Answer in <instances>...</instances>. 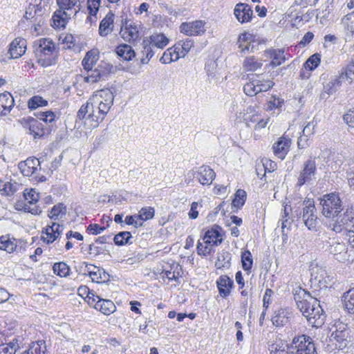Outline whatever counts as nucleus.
<instances>
[{"mask_svg":"<svg viewBox=\"0 0 354 354\" xmlns=\"http://www.w3.org/2000/svg\"><path fill=\"white\" fill-rule=\"evenodd\" d=\"M297 307L313 327H321L325 322L326 315L319 301L306 290L297 288L294 290Z\"/></svg>","mask_w":354,"mask_h":354,"instance_id":"nucleus-1","label":"nucleus"},{"mask_svg":"<svg viewBox=\"0 0 354 354\" xmlns=\"http://www.w3.org/2000/svg\"><path fill=\"white\" fill-rule=\"evenodd\" d=\"M79 1L80 0H57L59 9L54 12L51 25L57 28H65L71 15H75L80 10V8L77 10L75 8Z\"/></svg>","mask_w":354,"mask_h":354,"instance_id":"nucleus-2","label":"nucleus"},{"mask_svg":"<svg viewBox=\"0 0 354 354\" xmlns=\"http://www.w3.org/2000/svg\"><path fill=\"white\" fill-rule=\"evenodd\" d=\"M354 226V207L351 205L344 206L340 212L329 221L327 227L335 233L349 230Z\"/></svg>","mask_w":354,"mask_h":354,"instance_id":"nucleus-3","label":"nucleus"},{"mask_svg":"<svg viewBox=\"0 0 354 354\" xmlns=\"http://www.w3.org/2000/svg\"><path fill=\"white\" fill-rule=\"evenodd\" d=\"M221 227L218 225H214L212 227L207 230L203 236V243L200 241L197 243V253L201 256L209 255L213 251V247L220 245L223 241L222 235L221 234Z\"/></svg>","mask_w":354,"mask_h":354,"instance_id":"nucleus-4","label":"nucleus"},{"mask_svg":"<svg viewBox=\"0 0 354 354\" xmlns=\"http://www.w3.org/2000/svg\"><path fill=\"white\" fill-rule=\"evenodd\" d=\"M334 327L335 330L331 333L329 342L338 350L347 348L352 341L351 330L343 322L335 323Z\"/></svg>","mask_w":354,"mask_h":354,"instance_id":"nucleus-5","label":"nucleus"},{"mask_svg":"<svg viewBox=\"0 0 354 354\" xmlns=\"http://www.w3.org/2000/svg\"><path fill=\"white\" fill-rule=\"evenodd\" d=\"M320 205L322 207V214L329 221L344 207L343 202L339 194L335 192L324 194L320 199Z\"/></svg>","mask_w":354,"mask_h":354,"instance_id":"nucleus-6","label":"nucleus"},{"mask_svg":"<svg viewBox=\"0 0 354 354\" xmlns=\"http://www.w3.org/2000/svg\"><path fill=\"white\" fill-rule=\"evenodd\" d=\"M290 354H318L315 343L306 335L295 337L289 347Z\"/></svg>","mask_w":354,"mask_h":354,"instance_id":"nucleus-7","label":"nucleus"},{"mask_svg":"<svg viewBox=\"0 0 354 354\" xmlns=\"http://www.w3.org/2000/svg\"><path fill=\"white\" fill-rule=\"evenodd\" d=\"M18 167L24 176H31L38 182L46 180L45 176L39 174L41 170L40 162L35 157L28 158L25 161L20 162Z\"/></svg>","mask_w":354,"mask_h":354,"instance_id":"nucleus-8","label":"nucleus"},{"mask_svg":"<svg viewBox=\"0 0 354 354\" xmlns=\"http://www.w3.org/2000/svg\"><path fill=\"white\" fill-rule=\"evenodd\" d=\"M258 77H262V74H253L250 77V82L243 86L244 93L249 96H254L259 93L266 92L272 88L274 83L270 80H264L261 85L258 86L259 80Z\"/></svg>","mask_w":354,"mask_h":354,"instance_id":"nucleus-9","label":"nucleus"},{"mask_svg":"<svg viewBox=\"0 0 354 354\" xmlns=\"http://www.w3.org/2000/svg\"><path fill=\"white\" fill-rule=\"evenodd\" d=\"M303 211L301 212L304 225L309 230H316L317 225V216L314 201L306 198L303 202Z\"/></svg>","mask_w":354,"mask_h":354,"instance_id":"nucleus-10","label":"nucleus"},{"mask_svg":"<svg viewBox=\"0 0 354 354\" xmlns=\"http://www.w3.org/2000/svg\"><path fill=\"white\" fill-rule=\"evenodd\" d=\"M316 159V157H310L304 162L302 169L297 179V186L301 187L315 178V176L317 171Z\"/></svg>","mask_w":354,"mask_h":354,"instance_id":"nucleus-11","label":"nucleus"},{"mask_svg":"<svg viewBox=\"0 0 354 354\" xmlns=\"http://www.w3.org/2000/svg\"><path fill=\"white\" fill-rule=\"evenodd\" d=\"M140 24L137 22H129L127 19L122 22L120 34L124 40L134 41L140 37Z\"/></svg>","mask_w":354,"mask_h":354,"instance_id":"nucleus-12","label":"nucleus"},{"mask_svg":"<svg viewBox=\"0 0 354 354\" xmlns=\"http://www.w3.org/2000/svg\"><path fill=\"white\" fill-rule=\"evenodd\" d=\"M93 104L91 98L88 101L82 104L80 108L77 113V119L80 120H88L91 124V125L93 127H97L99 125L98 118L97 114H94L93 112Z\"/></svg>","mask_w":354,"mask_h":354,"instance_id":"nucleus-13","label":"nucleus"},{"mask_svg":"<svg viewBox=\"0 0 354 354\" xmlns=\"http://www.w3.org/2000/svg\"><path fill=\"white\" fill-rule=\"evenodd\" d=\"M22 127L28 130V133L32 135L34 138H39L44 135L43 124L32 117L24 118L19 120Z\"/></svg>","mask_w":354,"mask_h":354,"instance_id":"nucleus-14","label":"nucleus"},{"mask_svg":"<svg viewBox=\"0 0 354 354\" xmlns=\"http://www.w3.org/2000/svg\"><path fill=\"white\" fill-rule=\"evenodd\" d=\"M328 251L339 261H344L348 259V247L343 241L339 242L333 240L330 242Z\"/></svg>","mask_w":354,"mask_h":354,"instance_id":"nucleus-15","label":"nucleus"},{"mask_svg":"<svg viewBox=\"0 0 354 354\" xmlns=\"http://www.w3.org/2000/svg\"><path fill=\"white\" fill-rule=\"evenodd\" d=\"M180 32L189 36L201 35L205 32V22L201 20L189 23H183L180 26Z\"/></svg>","mask_w":354,"mask_h":354,"instance_id":"nucleus-16","label":"nucleus"},{"mask_svg":"<svg viewBox=\"0 0 354 354\" xmlns=\"http://www.w3.org/2000/svg\"><path fill=\"white\" fill-rule=\"evenodd\" d=\"M84 272H87L93 282L103 283L106 282L109 279V274H107L104 270H100L99 268L84 262Z\"/></svg>","mask_w":354,"mask_h":354,"instance_id":"nucleus-17","label":"nucleus"},{"mask_svg":"<svg viewBox=\"0 0 354 354\" xmlns=\"http://www.w3.org/2000/svg\"><path fill=\"white\" fill-rule=\"evenodd\" d=\"M234 14L237 20L241 24H243L251 20L253 11L248 4L239 3L236 5Z\"/></svg>","mask_w":354,"mask_h":354,"instance_id":"nucleus-18","label":"nucleus"},{"mask_svg":"<svg viewBox=\"0 0 354 354\" xmlns=\"http://www.w3.org/2000/svg\"><path fill=\"white\" fill-rule=\"evenodd\" d=\"M290 145V138L286 136L281 137L272 146L274 155L281 160L284 159L289 151Z\"/></svg>","mask_w":354,"mask_h":354,"instance_id":"nucleus-19","label":"nucleus"},{"mask_svg":"<svg viewBox=\"0 0 354 354\" xmlns=\"http://www.w3.org/2000/svg\"><path fill=\"white\" fill-rule=\"evenodd\" d=\"M21 243H23V241L21 240L11 239L6 236L0 237V250H5L8 253H12L15 251L21 252L22 246H19V244Z\"/></svg>","mask_w":354,"mask_h":354,"instance_id":"nucleus-20","label":"nucleus"},{"mask_svg":"<svg viewBox=\"0 0 354 354\" xmlns=\"http://www.w3.org/2000/svg\"><path fill=\"white\" fill-rule=\"evenodd\" d=\"M216 176L213 169L208 166L200 167L196 172L195 178L203 185H210Z\"/></svg>","mask_w":354,"mask_h":354,"instance_id":"nucleus-21","label":"nucleus"},{"mask_svg":"<svg viewBox=\"0 0 354 354\" xmlns=\"http://www.w3.org/2000/svg\"><path fill=\"white\" fill-rule=\"evenodd\" d=\"M114 19L115 15L109 11L100 21L98 32L101 37H106L113 30Z\"/></svg>","mask_w":354,"mask_h":354,"instance_id":"nucleus-22","label":"nucleus"},{"mask_svg":"<svg viewBox=\"0 0 354 354\" xmlns=\"http://www.w3.org/2000/svg\"><path fill=\"white\" fill-rule=\"evenodd\" d=\"M26 40L23 38H16L10 44L9 53L13 59L20 57L26 52Z\"/></svg>","mask_w":354,"mask_h":354,"instance_id":"nucleus-23","label":"nucleus"},{"mask_svg":"<svg viewBox=\"0 0 354 354\" xmlns=\"http://www.w3.org/2000/svg\"><path fill=\"white\" fill-rule=\"evenodd\" d=\"M292 313L287 308H281L274 312V314L272 318V324L277 326L281 327L290 321Z\"/></svg>","mask_w":354,"mask_h":354,"instance_id":"nucleus-24","label":"nucleus"},{"mask_svg":"<svg viewBox=\"0 0 354 354\" xmlns=\"http://www.w3.org/2000/svg\"><path fill=\"white\" fill-rule=\"evenodd\" d=\"M90 98L96 105H100V104L104 102L113 105L114 95L110 89H102L93 95Z\"/></svg>","mask_w":354,"mask_h":354,"instance_id":"nucleus-25","label":"nucleus"},{"mask_svg":"<svg viewBox=\"0 0 354 354\" xmlns=\"http://www.w3.org/2000/svg\"><path fill=\"white\" fill-rule=\"evenodd\" d=\"M310 276L311 280H315L320 286L323 285L327 287V284L330 281L329 276H328L325 268L323 267L317 266L313 267L311 268Z\"/></svg>","mask_w":354,"mask_h":354,"instance_id":"nucleus-26","label":"nucleus"},{"mask_svg":"<svg viewBox=\"0 0 354 354\" xmlns=\"http://www.w3.org/2000/svg\"><path fill=\"white\" fill-rule=\"evenodd\" d=\"M216 284L221 296L226 297L230 295L234 282L229 277L222 275L217 280Z\"/></svg>","mask_w":354,"mask_h":354,"instance_id":"nucleus-27","label":"nucleus"},{"mask_svg":"<svg viewBox=\"0 0 354 354\" xmlns=\"http://www.w3.org/2000/svg\"><path fill=\"white\" fill-rule=\"evenodd\" d=\"M342 301L348 315L354 320V288L344 293Z\"/></svg>","mask_w":354,"mask_h":354,"instance_id":"nucleus-28","label":"nucleus"},{"mask_svg":"<svg viewBox=\"0 0 354 354\" xmlns=\"http://www.w3.org/2000/svg\"><path fill=\"white\" fill-rule=\"evenodd\" d=\"M149 42L153 46V48L163 49L168 44L169 39L161 32H154L151 36L147 37Z\"/></svg>","mask_w":354,"mask_h":354,"instance_id":"nucleus-29","label":"nucleus"},{"mask_svg":"<svg viewBox=\"0 0 354 354\" xmlns=\"http://www.w3.org/2000/svg\"><path fill=\"white\" fill-rule=\"evenodd\" d=\"M37 45H38L37 52L40 53V56L41 55H50L55 50L54 43L48 38L40 39L37 41Z\"/></svg>","mask_w":354,"mask_h":354,"instance_id":"nucleus-30","label":"nucleus"},{"mask_svg":"<svg viewBox=\"0 0 354 354\" xmlns=\"http://www.w3.org/2000/svg\"><path fill=\"white\" fill-rule=\"evenodd\" d=\"M266 53L272 59L270 66L273 68L281 65L286 61L283 49H270Z\"/></svg>","mask_w":354,"mask_h":354,"instance_id":"nucleus-31","label":"nucleus"},{"mask_svg":"<svg viewBox=\"0 0 354 354\" xmlns=\"http://www.w3.org/2000/svg\"><path fill=\"white\" fill-rule=\"evenodd\" d=\"M95 308L106 315H111L116 310V307L112 301L104 299H99L97 301Z\"/></svg>","mask_w":354,"mask_h":354,"instance_id":"nucleus-32","label":"nucleus"},{"mask_svg":"<svg viewBox=\"0 0 354 354\" xmlns=\"http://www.w3.org/2000/svg\"><path fill=\"white\" fill-rule=\"evenodd\" d=\"M290 344L286 341L278 339L268 346L270 354H290Z\"/></svg>","mask_w":354,"mask_h":354,"instance_id":"nucleus-33","label":"nucleus"},{"mask_svg":"<svg viewBox=\"0 0 354 354\" xmlns=\"http://www.w3.org/2000/svg\"><path fill=\"white\" fill-rule=\"evenodd\" d=\"M142 50L141 51L142 57L140 62L143 64H147L151 58L154 55L155 51L153 46L147 40V37H145L142 40Z\"/></svg>","mask_w":354,"mask_h":354,"instance_id":"nucleus-34","label":"nucleus"},{"mask_svg":"<svg viewBox=\"0 0 354 354\" xmlns=\"http://www.w3.org/2000/svg\"><path fill=\"white\" fill-rule=\"evenodd\" d=\"M115 52L119 57L127 61L131 60L136 56L134 50L127 44L119 45L116 48Z\"/></svg>","mask_w":354,"mask_h":354,"instance_id":"nucleus-35","label":"nucleus"},{"mask_svg":"<svg viewBox=\"0 0 354 354\" xmlns=\"http://www.w3.org/2000/svg\"><path fill=\"white\" fill-rule=\"evenodd\" d=\"M98 60V55L93 50H90L86 53L85 57H84L82 64L84 66V68L89 72L93 66L95 65L97 61Z\"/></svg>","mask_w":354,"mask_h":354,"instance_id":"nucleus-36","label":"nucleus"},{"mask_svg":"<svg viewBox=\"0 0 354 354\" xmlns=\"http://www.w3.org/2000/svg\"><path fill=\"white\" fill-rule=\"evenodd\" d=\"M19 348V340L14 338L0 346V354H16Z\"/></svg>","mask_w":354,"mask_h":354,"instance_id":"nucleus-37","label":"nucleus"},{"mask_svg":"<svg viewBox=\"0 0 354 354\" xmlns=\"http://www.w3.org/2000/svg\"><path fill=\"white\" fill-rule=\"evenodd\" d=\"M46 345L44 341L32 342L21 354H46Z\"/></svg>","mask_w":354,"mask_h":354,"instance_id":"nucleus-38","label":"nucleus"},{"mask_svg":"<svg viewBox=\"0 0 354 354\" xmlns=\"http://www.w3.org/2000/svg\"><path fill=\"white\" fill-rule=\"evenodd\" d=\"M231 254L228 252L218 253L215 266L218 269L228 268L230 266Z\"/></svg>","mask_w":354,"mask_h":354,"instance_id":"nucleus-39","label":"nucleus"},{"mask_svg":"<svg viewBox=\"0 0 354 354\" xmlns=\"http://www.w3.org/2000/svg\"><path fill=\"white\" fill-rule=\"evenodd\" d=\"M261 61L254 56L246 57L243 62V68L247 71H254L262 66Z\"/></svg>","mask_w":354,"mask_h":354,"instance_id":"nucleus-40","label":"nucleus"},{"mask_svg":"<svg viewBox=\"0 0 354 354\" xmlns=\"http://www.w3.org/2000/svg\"><path fill=\"white\" fill-rule=\"evenodd\" d=\"M42 234L41 239L47 244L53 243L58 238L55 233L53 227L50 225L42 230Z\"/></svg>","mask_w":354,"mask_h":354,"instance_id":"nucleus-41","label":"nucleus"},{"mask_svg":"<svg viewBox=\"0 0 354 354\" xmlns=\"http://www.w3.org/2000/svg\"><path fill=\"white\" fill-rule=\"evenodd\" d=\"M53 270L57 275L61 277H66L69 274L70 268L64 262H58L53 265Z\"/></svg>","mask_w":354,"mask_h":354,"instance_id":"nucleus-42","label":"nucleus"},{"mask_svg":"<svg viewBox=\"0 0 354 354\" xmlns=\"http://www.w3.org/2000/svg\"><path fill=\"white\" fill-rule=\"evenodd\" d=\"M66 214V207L63 203H59L54 205L50 212L48 216L51 219L57 220L59 216L62 217Z\"/></svg>","mask_w":354,"mask_h":354,"instance_id":"nucleus-43","label":"nucleus"},{"mask_svg":"<svg viewBox=\"0 0 354 354\" xmlns=\"http://www.w3.org/2000/svg\"><path fill=\"white\" fill-rule=\"evenodd\" d=\"M132 238L131 232L124 231L118 233L113 238V241L117 245H124L125 244L131 243L130 239Z\"/></svg>","mask_w":354,"mask_h":354,"instance_id":"nucleus-44","label":"nucleus"},{"mask_svg":"<svg viewBox=\"0 0 354 354\" xmlns=\"http://www.w3.org/2000/svg\"><path fill=\"white\" fill-rule=\"evenodd\" d=\"M247 194L243 189H238L232 201V205L237 209H240L245 203Z\"/></svg>","mask_w":354,"mask_h":354,"instance_id":"nucleus-45","label":"nucleus"},{"mask_svg":"<svg viewBox=\"0 0 354 354\" xmlns=\"http://www.w3.org/2000/svg\"><path fill=\"white\" fill-rule=\"evenodd\" d=\"M10 100V105H3L1 104V107L3 110L1 111V114L3 115H6L11 111L12 107L14 106V99L10 93H1L0 94V102H3L4 101Z\"/></svg>","mask_w":354,"mask_h":354,"instance_id":"nucleus-46","label":"nucleus"},{"mask_svg":"<svg viewBox=\"0 0 354 354\" xmlns=\"http://www.w3.org/2000/svg\"><path fill=\"white\" fill-rule=\"evenodd\" d=\"M93 106L97 107V118L99 124L103 121L106 114L109 113L110 109L113 106L107 103H102L100 105H96L93 102Z\"/></svg>","mask_w":354,"mask_h":354,"instance_id":"nucleus-47","label":"nucleus"},{"mask_svg":"<svg viewBox=\"0 0 354 354\" xmlns=\"http://www.w3.org/2000/svg\"><path fill=\"white\" fill-rule=\"evenodd\" d=\"M321 58L320 55L318 53H315L311 55L304 63V67L306 69L309 71H313L320 64Z\"/></svg>","mask_w":354,"mask_h":354,"instance_id":"nucleus-48","label":"nucleus"},{"mask_svg":"<svg viewBox=\"0 0 354 354\" xmlns=\"http://www.w3.org/2000/svg\"><path fill=\"white\" fill-rule=\"evenodd\" d=\"M47 105L48 101L39 95L32 97L28 102V106L30 109H36L39 106H45Z\"/></svg>","mask_w":354,"mask_h":354,"instance_id":"nucleus-49","label":"nucleus"},{"mask_svg":"<svg viewBox=\"0 0 354 354\" xmlns=\"http://www.w3.org/2000/svg\"><path fill=\"white\" fill-rule=\"evenodd\" d=\"M241 262L243 269L249 271L252 268L253 259L252 254L249 250H245L241 254Z\"/></svg>","mask_w":354,"mask_h":354,"instance_id":"nucleus-50","label":"nucleus"},{"mask_svg":"<svg viewBox=\"0 0 354 354\" xmlns=\"http://www.w3.org/2000/svg\"><path fill=\"white\" fill-rule=\"evenodd\" d=\"M180 57V56L178 54H176V55L174 54L172 48H169L164 52L160 59V62L162 64H169L171 62L177 61Z\"/></svg>","mask_w":354,"mask_h":354,"instance_id":"nucleus-51","label":"nucleus"},{"mask_svg":"<svg viewBox=\"0 0 354 354\" xmlns=\"http://www.w3.org/2000/svg\"><path fill=\"white\" fill-rule=\"evenodd\" d=\"M253 108L252 106H249L247 109V113L244 115V121L246 125L249 127H251L252 124H256L259 121V118L261 115L259 114H252L250 115V113H252Z\"/></svg>","mask_w":354,"mask_h":354,"instance_id":"nucleus-52","label":"nucleus"},{"mask_svg":"<svg viewBox=\"0 0 354 354\" xmlns=\"http://www.w3.org/2000/svg\"><path fill=\"white\" fill-rule=\"evenodd\" d=\"M217 66L218 64L215 61H210L205 64V69L209 80H215L217 78Z\"/></svg>","mask_w":354,"mask_h":354,"instance_id":"nucleus-53","label":"nucleus"},{"mask_svg":"<svg viewBox=\"0 0 354 354\" xmlns=\"http://www.w3.org/2000/svg\"><path fill=\"white\" fill-rule=\"evenodd\" d=\"M155 210L151 207H142L138 215L141 221H147L151 219L154 216Z\"/></svg>","mask_w":354,"mask_h":354,"instance_id":"nucleus-54","label":"nucleus"},{"mask_svg":"<svg viewBox=\"0 0 354 354\" xmlns=\"http://www.w3.org/2000/svg\"><path fill=\"white\" fill-rule=\"evenodd\" d=\"M87 73V76L84 77V82H97L100 80V77L103 75L97 68H95L94 70L92 68L91 71H89V72Z\"/></svg>","mask_w":354,"mask_h":354,"instance_id":"nucleus-55","label":"nucleus"},{"mask_svg":"<svg viewBox=\"0 0 354 354\" xmlns=\"http://www.w3.org/2000/svg\"><path fill=\"white\" fill-rule=\"evenodd\" d=\"M100 6V0H87V8L91 15L95 17V20L97 19V14Z\"/></svg>","mask_w":354,"mask_h":354,"instance_id":"nucleus-56","label":"nucleus"},{"mask_svg":"<svg viewBox=\"0 0 354 354\" xmlns=\"http://www.w3.org/2000/svg\"><path fill=\"white\" fill-rule=\"evenodd\" d=\"M194 41L190 39H187L185 41H180L179 46L182 48L181 51L178 53L180 57H184L193 46Z\"/></svg>","mask_w":354,"mask_h":354,"instance_id":"nucleus-57","label":"nucleus"},{"mask_svg":"<svg viewBox=\"0 0 354 354\" xmlns=\"http://www.w3.org/2000/svg\"><path fill=\"white\" fill-rule=\"evenodd\" d=\"M317 122L315 121L308 122L304 127L302 131V134L304 137L310 138L315 132V127Z\"/></svg>","mask_w":354,"mask_h":354,"instance_id":"nucleus-58","label":"nucleus"},{"mask_svg":"<svg viewBox=\"0 0 354 354\" xmlns=\"http://www.w3.org/2000/svg\"><path fill=\"white\" fill-rule=\"evenodd\" d=\"M22 209L25 212H29L34 215L40 214L41 212V210L35 203H30L28 201L24 204Z\"/></svg>","mask_w":354,"mask_h":354,"instance_id":"nucleus-59","label":"nucleus"},{"mask_svg":"<svg viewBox=\"0 0 354 354\" xmlns=\"http://www.w3.org/2000/svg\"><path fill=\"white\" fill-rule=\"evenodd\" d=\"M346 80L351 83L354 80V62L347 66L344 73H341Z\"/></svg>","mask_w":354,"mask_h":354,"instance_id":"nucleus-60","label":"nucleus"},{"mask_svg":"<svg viewBox=\"0 0 354 354\" xmlns=\"http://www.w3.org/2000/svg\"><path fill=\"white\" fill-rule=\"evenodd\" d=\"M17 183H12L7 182L3 184L1 191H3L6 195L10 196L14 194L17 191Z\"/></svg>","mask_w":354,"mask_h":354,"instance_id":"nucleus-61","label":"nucleus"},{"mask_svg":"<svg viewBox=\"0 0 354 354\" xmlns=\"http://www.w3.org/2000/svg\"><path fill=\"white\" fill-rule=\"evenodd\" d=\"M337 91V90L335 88L334 84L331 80H330L328 82L324 85V92L320 95L321 98H325V94L330 95L335 93Z\"/></svg>","mask_w":354,"mask_h":354,"instance_id":"nucleus-62","label":"nucleus"},{"mask_svg":"<svg viewBox=\"0 0 354 354\" xmlns=\"http://www.w3.org/2000/svg\"><path fill=\"white\" fill-rule=\"evenodd\" d=\"M106 229L105 227H101L98 224H90L87 227V231H88L91 234L97 235L101 234Z\"/></svg>","mask_w":354,"mask_h":354,"instance_id":"nucleus-63","label":"nucleus"},{"mask_svg":"<svg viewBox=\"0 0 354 354\" xmlns=\"http://www.w3.org/2000/svg\"><path fill=\"white\" fill-rule=\"evenodd\" d=\"M344 120L349 127L354 128V111H349L344 115Z\"/></svg>","mask_w":354,"mask_h":354,"instance_id":"nucleus-64","label":"nucleus"}]
</instances>
